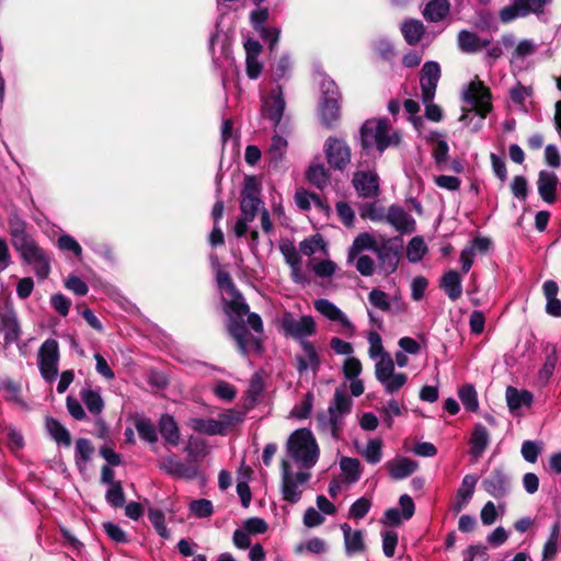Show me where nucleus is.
Segmentation results:
<instances>
[{
    "mask_svg": "<svg viewBox=\"0 0 561 561\" xmlns=\"http://www.w3.org/2000/svg\"><path fill=\"white\" fill-rule=\"evenodd\" d=\"M352 399L344 388H336L328 412L317 416L318 427L322 433L331 435L334 439L342 437L345 417L352 411Z\"/></svg>",
    "mask_w": 561,
    "mask_h": 561,
    "instance_id": "f257e3e1",
    "label": "nucleus"
},
{
    "mask_svg": "<svg viewBox=\"0 0 561 561\" xmlns=\"http://www.w3.org/2000/svg\"><path fill=\"white\" fill-rule=\"evenodd\" d=\"M360 146L364 150L376 148L379 154L389 147H396L400 144L401 136L399 131L392 128L388 118H371L363 123L360 130Z\"/></svg>",
    "mask_w": 561,
    "mask_h": 561,
    "instance_id": "f03ea898",
    "label": "nucleus"
},
{
    "mask_svg": "<svg viewBox=\"0 0 561 561\" xmlns=\"http://www.w3.org/2000/svg\"><path fill=\"white\" fill-rule=\"evenodd\" d=\"M288 456L299 463L302 469H311L319 459V447L311 431L300 428L295 431L287 440Z\"/></svg>",
    "mask_w": 561,
    "mask_h": 561,
    "instance_id": "7ed1b4c3",
    "label": "nucleus"
},
{
    "mask_svg": "<svg viewBox=\"0 0 561 561\" xmlns=\"http://www.w3.org/2000/svg\"><path fill=\"white\" fill-rule=\"evenodd\" d=\"M278 328L285 337L293 339L299 344L309 341L317 334V323L312 316H297L290 311H284L278 320Z\"/></svg>",
    "mask_w": 561,
    "mask_h": 561,
    "instance_id": "20e7f679",
    "label": "nucleus"
},
{
    "mask_svg": "<svg viewBox=\"0 0 561 561\" xmlns=\"http://www.w3.org/2000/svg\"><path fill=\"white\" fill-rule=\"evenodd\" d=\"M375 377L382 386L385 393L390 396L398 393L408 382L407 374L396 371L391 355H386L382 360L375 363Z\"/></svg>",
    "mask_w": 561,
    "mask_h": 561,
    "instance_id": "39448f33",
    "label": "nucleus"
},
{
    "mask_svg": "<svg viewBox=\"0 0 561 561\" xmlns=\"http://www.w3.org/2000/svg\"><path fill=\"white\" fill-rule=\"evenodd\" d=\"M321 91L320 118L330 128L340 119L341 93L335 82L329 78L321 81Z\"/></svg>",
    "mask_w": 561,
    "mask_h": 561,
    "instance_id": "423d86ee",
    "label": "nucleus"
},
{
    "mask_svg": "<svg viewBox=\"0 0 561 561\" xmlns=\"http://www.w3.org/2000/svg\"><path fill=\"white\" fill-rule=\"evenodd\" d=\"M282 494L283 499L289 503H297L300 501L302 491L311 474L308 470H300L293 472L291 467L287 460H282Z\"/></svg>",
    "mask_w": 561,
    "mask_h": 561,
    "instance_id": "0eeeda50",
    "label": "nucleus"
},
{
    "mask_svg": "<svg viewBox=\"0 0 561 561\" xmlns=\"http://www.w3.org/2000/svg\"><path fill=\"white\" fill-rule=\"evenodd\" d=\"M60 360L59 343L55 339L45 340L37 352V365L42 378L48 382H54L58 377V366Z\"/></svg>",
    "mask_w": 561,
    "mask_h": 561,
    "instance_id": "6e6552de",
    "label": "nucleus"
},
{
    "mask_svg": "<svg viewBox=\"0 0 561 561\" xmlns=\"http://www.w3.org/2000/svg\"><path fill=\"white\" fill-rule=\"evenodd\" d=\"M314 309L322 314L325 319L331 322L340 324L341 329L339 332L353 336L356 332L355 325L348 319V317L332 301L325 298H319L313 301Z\"/></svg>",
    "mask_w": 561,
    "mask_h": 561,
    "instance_id": "1a4fd4ad",
    "label": "nucleus"
},
{
    "mask_svg": "<svg viewBox=\"0 0 561 561\" xmlns=\"http://www.w3.org/2000/svg\"><path fill=\"white\" fill-rule=\"evenodd\" d=\"M403 241L400 237L393 238H381L377 244L375 253L379 260L381 266L388 272H394L398 262L399 254L402 250Z\"/></svg>",
    "mask_w": 561,
    "mask_h": 561,
    "instance_id": "9d476101",
    "label": "nucleus"
},
{
    "mask_svg": "<svg viewBox=\"0 0 561 561\" xmlns=\"http://www.w3.org/2000/svg\"><path fill=\"white\" fill-rule=\"evenodd\" d=\"M19 253L24 263L33 266L34 273L39 279L43 280L48 277L50 273V257L35 241Z\"/></svg>",
    "mask_w": 561,
    "mask_h": 561,
    "instance_id": "9b49d317",
    "label": "nucleus"
},
{
    "mask_svg": "<svg viewBox=\"0 0 561 561\" xmlns=\"http://www.w3.org/2000/svg\"><path fill=\"white\" fill-rule=\"evenodd\" d=\"M260 187L254 178H247L241 192V216L245 220H253L263 203L259 198Z\"/></svg>",
    "mask_w": 561,
    "mask_h": 561,
    "instance_id": "f8f14e48",
    "label": "nucleus"
},
{
    "mask_svg": "<svg viewBox=\"0 0 561 561\" xmlns=\"http://www.w3.org/2000/svg\"><path fill=\"white\" fill-rule=\"evenodd\" d=\"M463 99L482 118L491 110L490 91L481 81H472L463 92Z\"/></svg>",
    "mask_w": 561,
    "mask_h": 561,
    "instance_id": "ddd939ff",
    "label": "nucleus"
},
{
    "mask_svg": "<svg viewBox=\"0 0 561 561\" xmlns=\"http://www.w3.org/2000/svg\"><path fill=\"white\" fill-rule=\"evenodd\" d=\"M324 151L328 163L335 170L343 171L351 162V148L343 139L329 137Z\"/></svg>",
    "mask_w": 561,
    "mask_h": 561,
    "instance_id": "4468645a",
    "label": "nucleus"
},
{
    "mask_svg": "<svg viewBox=\"0 0 561 561\" xmlns=\"http://www.w3.org/2000/svg\"><path fill=\"white\" fill-rule=\"evenodd\" d=\"M352 184L362 198H375L380 193V179L375 170L354 172Z\"/></svg>",
    "mask_w": 561,
    "mask_h": 561,
    "instance_id": "2eb2a0df",
    "label": "nucleus"
},
{
    "mask_svg": "<svg viewBox=\"0 0 561 561\" xmlns=\"http://www.w3.org/2000/svg\"><path fill=\"white\" fill-rule=\"evenodd\" d=\"M285 105L286 102L280 85L273 88L268 94L262 95V113L273 122L274 126L280 123Z\"/></svg>",
    "mask_w": 561,
    "mask_h": 561,
    "instance_id": "dca6fc26",
    "label": "nucleus"
},
{
    "mask_svg": "<svg viewBox=\"0 0 561 561\" xmlns=\"http://www.w3.org/2000/svg\"><path fill=\"white\" fill-rule=\"evenodd\" d=\"M439 78V65L436 61H426L421 69L420 77L422 102L434 100Z\"/></svg>",
    "mask_w": 561,
    "mask_h": 561,
    "instance_id": "f3484780",
    "label": "nucleus"
},
{
    "mask_svg": "<svg viewBox=\"0 0 561 561\" xmlns=\"http://www.w3.org/2000/svg\"><path fill=\"white\" fill-rule=\"evenodd\" d=\"M159 468L179 479L193 480L198 474V467L196 465L185 463L175 455H169L160 460Z\"/></svg>",
    "mask_w": 561,
    "mask_h": 561,
    "instance_id": "a211bd4d",
    "label": "nucleus"
},
{
    "mask_svg": "<svg viewBox=\"0 0 561 561\" xmlns=\"http://www.w3.org/2000/svg\"><path fill=\"white\" fill-rule=\"evenodd\" d=\"M302 354H296V369L299 375L311 370L313 374H317L321 366V358L319 352L311 341L302 342L299 344Z\"/></svg>",
    "mask_w": 561,
    "mask_h": 561,
    "instance_id": "6ab92c4d",
    "label": "nucleus"
},
{
    "mask_svg": "<svg viewBox=\"0 0 561 561\" xmlns=\"http://www.w3.org/2000/svg\"><path fill=\"white\" fill-rule=\"evenodd\" d=\"M511 480L504 468H494L483 480V488L493 497H502L510 491Z\"/></svg>",
    "mask_w": 561,
    "mask_h": 561,
    "instance_id": "aec40b11",
    "label": "nucleus"
},
{
    "mask_svg": "<svg viewBox=\"0 0 561 561\" xmlns=\"http://www.w3.org/2000/svg\"><path fill=\"white\" fill-rule=\"evenodd\" d=\"M385 221L401 234L412 233L415 230L414 218L403 207L396 204L387 209Z\"/></svg>",
    "mask_w": 561,
    "mask_h": 561,
    "instance_id": "412c9836",
    "label": "nucleus"
},
{
    "mask_svg": "<svg viewBox=\"0 0 561 561\" xmlns=\"http://www.w3.org/2000/svg\"><path fill=\"white\" fill-rule=\"evenodd\" d=\"M230 335L236 340L238 348L242 354H247L251 350L260 348V341L249 333L244 323L240 320L232 319L228 324Z\"/></svg>",
    "mask_w": 561,
    "mask_h": 561,
    "instance_id": "4be33fe9",
    "label": "nucleus"
},
{
    "mask_svg": "<svg viewBox=\"0 0 561 561\" xmlns=\"http://www.w3.org/2000/svg\"><path fill=\"white\" fill-rule=\"evenodd\" d=\"M9 228L11 243L16 252L22 251L24 248L34 242L33 238L26 232L25 221L18 215H11L9 219Z\"/></svg>",
    "mask_w": 561,
    "mask_h": 561,
    "instance_id": "5701e85b",
    "label": "nucleus"
},
{
    "mask_svg": "<svg viewBox=\"0 0 561 561\" xmlns=\"http://www.w3.org/2000/svg\"><path fill=\"white\" fill-rule=\"evenodd\" d=\"M558 184L559 180L553 172L547 170L539 172L537 190L539 196L545 203L551 205L557 201Z\"/></svg>",
    "mask_w": 561,
    "mask_h": 561,
    "instance_id": "b1692460",
    "label": "nucleus"
},
{
    "mask_svg": "<svg viewBox=\"0 0 561 561\" xmlns=\"http://www.w3.org/2000/svg\"><path fill=\"white\" fill-rule=\"evenodd\" d=\"M0 332L5 344H11L19 340L21 329L16 313L13 310L10 309L0 313Z\"/></svg>",
    "mask_w": 561,
    "mask_h": 561,
    "instance_id": "393cba45",
    "label": "nucleus"
},
{
    "mask_svg": "<svg viewBox=\"0 0 561 561\" xmlns=\"http://www.w3.org/2000/svg\"><path fill=\"white\" fill-rule=\"evenodd\" d=\"M344 537L345 552L347 556H354L365 550L364 531L353 530L348 524L341 525Z\"/></svg>",
    "mask_w": 561,
    "mask_h": 561,
    "instance_id": "a878e982",
    "label": "nucleus"
},
{
    "mask_svg": "<svg viewBox=\"0 0 561 561\" xmlns=\"http://www.w3.org/2000/svg\"><path fill=\"white\" fill-rule=\"evenodd\" d=\"M400 30L404 41L411 46L417 45L425 34L423 22L416 19L404 20Z\"/></svg>",
    "mask_w": 561,
    "mask_h": 561,
    "instance_id": "bb28decb",
    "label": "nucleus"
},
{
    "mask_svg": "<svg viewBox=\"0 0 561 561\" xmlns=\"http://www.w3.org/2000/svg\"><path fill=\"white\" fill-rule=\"evenodd\" d=\"M440 288L453 301L459 299L462 295L461 276L457 271L446 272L440 279Z\"/></svg>",
    "mask_w": 561,
    "mask_h": 561,
    "instance_id": "cd10ccee",
    "label": "nucleus"
},
{
    "mask_svg": "<svg viewBox=\"0 0 561 561\" xmlns=\"http://www.w3.org/2000/svg\"><path fill=\"white\" fill-rule=\"evenodd\" d=\"M387 468L392 479L402 480L415 472L417 462L410 458L401 457L389 461Z\"/></svg>",
    "mask_w": 561,
    "mask_h": 561,
    "instance_id": "c85d7f7f",
    "label": "nucleus"
},
{
    "mask_svg": "<svg viewBox=\"0 0 561 561\" xmlns=\"http://www.w3.org/2000/svg\"><path fill=\"white\" fill-rule=\"evenodd\" d=\"M159 431L163 439L171 446L180 444L181 435L174 417L170 414H162L159 420Z\"/></svg>",
    "mask_w": 561,
    "mask_h": 561,
    "instance_id": "c756f323",
    "label": "nucleus"
},
{
    "mask_svg": "<svg viewBox=\"0 0 561 561\" xmlns=\"http://www.w3.org/2000/svg\"><path fill=\"white\" fill-rule=\"evenodd\" d=\"M543 294L547 300L546 311L549 316L554 318L561 317V300L558 299L559 286L553 280L545 282Z\"/></svg>",
    "mask_w": 561,
    "mask_h": 561,
    "instance_id": "7c9ffc66",
    "label": "nucleus"
},
{
    "mask_svg": "<svg viewBox=\"0 0 561 561\" xmlns=\"http://www.w3.org/2000/svg\"><path fill=\"white\" fill-rule=\"evenodd\" d=\"M450 4L448 0H430L422 14L427 22L437 23L443 21L449 13Z\"/></svg>",
    "mask_w": 561,
    "mask_h": 561,
    "instance_id": "2f4dec72",
    "label": "nucleus"
},
{
    "mask_svg": "<svg viewBox=\"0 0 561 561\" xmlns=\"http://www.w3.org/2000/svg\"><path fill=\"white\" fill-rule=\"evenodd\" d=\"M490 442V435L486 427L482 424H477L473 428L470 438V454L474 458L482 456Z\"/></svg>",
    "mask_w": 561,
    "mask_h": 561,
    "instance_id": "473e14b6",
    "label": "nucleus"
},
{
    "mask_svg": "<svg viewBox=\"0 0 561 561\" xmlns=\"http://www.w3.org/2000/svg\"><path fill=\"white\" fill-rule=\"evenodd\" d=\"M80 399L92 415H100L104 410V401L100 390L90 387L80 390Z\"/></svg>",
    "mask_w": 561,
    "mask_h": 561,
    "instance_id": "72a5a7b5",
    "label": "nucleus"
},
{
    "mask_svg": "<svg viewBox=\"0 0 561 561\" xmlns=\"http://www.w3.org/2000/svg\"><path fill=\"white\" fill-rule=\"evenodd\" d=\"M488 39H481L477 34L462 30L458 34V46L463 53H476L489 45Z\"/></svg>",
    "mask_w": 561,
    "mask_h": 561,
    "instance_id": "f704fd0d",
    "label": "nucleus"
},
{
    "mask_svg": "<svg viewBox=\"0 0 561 561\" xmlns=\"http://www.w3.org/2000/svg\"><path fill=\"white\" fill-rule=\"evenodd\" d=\"M45 426L50 437L58 444L69 447L71 437L69 431L56 419L48 416L45 420Z\"/></svg>",
    "mask_w": 561,
    "mask_h": 561,
    "instance_id": "c9c22d12",
    "label": "nucleus"
},
{
    "mask_svg": "<svg viewBox=\"0 0 561 561\" xmlns=\"http://www.w3.org/2000/svg\"><path fill=\"white\" fill-rule=\"evenodd\" d=\"M377 244H378V242L375 240V238L370 233H368V232L359 233L354 239L353 244L351 245V248L348 250V256H347L348 262H353L356 259V256H358L359 253L365 250H371L375 252Z\"/></svg>",
    "mask_w": 561,
    "mask_h": 561,
    "instance_id": "e433bc0d",
    "label": "nucleus"
},
{
    "mask_svg": "<svg viewBox=\"0 0 561 561\" xmlns=\"http://www.w3.org/2000/svg\"><path fill=\"white\" fill-rule=\"evenodd\" d=\"M478 477L474 474H467L463 477L460 488L457 491L458 503L455 506L457 512L461 511L463 506L471 500Z\"/></svg>",
    "mask_w": 561,
    "mask_h": 561,
    "instance_id": "4c0bfd02",
    "label": "nucleus"
},
{
    "mask_svg": "<svg viewBox=\"0 0 561 561\" xmlns=\"http://www.w3.org/2000/svg\"><path fill=\"white\" fill-rule=\"evenodd\" d=\"M187 425L195 432L206 435H222V427L215 419L192 417Z\"/></svg>",
    "mask_w": 561,
    "mask_h": 561,
    "instance_id": "58836bf2",
    "label": "nucleus"
},
{
    "mask_svg": "<svg viewBox=\"0 0 561 561\" xmlns=\"http://www.w3.org/2000/svg\"><path fill=\"white\" fill-rule=\"evenodd\" d=\"M134 425L142 440L149 444H153L158 440L157 428L150 419L137 416L134 421Z\"/></svg>",
    "mask_w": 561,
    "mask_h": 561,
    "instance_id": "ea45409f",
    "label": "nucleus"
},
{
    "mask_svg": "<svg viewBox=\"0 0 561 561\" xmlns=\"http://www.w3.org/2000/svg\"><path fill=\"white\" fill-rule=\"evenodd\" d=\"M507 407L513 415L519 416L524 404H526V390H518L512 386L505 392Z\"/></svg>",
    "mask_w": 561,
    "mask_h": 561,
    "instance_id": "a19ab883",
    "label": "nucleus"
},
{
    "mask_svg": "<svg viewBox=\"0 0 561 561\" xmlns=\"http://www.w3.org/2000/svg\"><path fill=\"white\" fill-rule=\"evenodd\" d=\"M340 468L351 483L357 482L362 476L360 462L356 458L342 457Z\"/></svg>",
    "mask_w": 561,
    "mask_h": 561,
    "instance_id": "79ce46f5",
    "label": "nucleus"
},
{
    "mask_svg": "<svg viewBox=\"0 0 561 561\" xmlns=\"http://www.w3.org/2000/svg\"><path fill=\"white\" fill-rule=\"evenodd\" d=\"M307 179L318 188H323L329 182V171L323 164H311L307 171Z\"/></svg>",
    "mask_w": 561,
    "mask_h": 561,
    "instance_id": "37998d69",
    "label": "nucleus"
},
{
    "mask_svg": "<svg viewBox=\"0 0 561 561\" xmlns=\"http://www.w3.org/2000/svg\"><path fill=\"white\" fill-rule=\"evenodd\" d=\"M524 15H526V0H515L513 4L504 7L500 11V19L503 23H508Z\"/></svg>",
    "mask_w": 561,
    "mask_h": 561,
    "instance_id": "c03bdc74",
    "label": "nucleus"
},
{
    "mask_svg": "<svg viewBox=\"0 0 561 561\" xmlns=\"http://www.w3.org/2000/svg\"><path fill=\"white\" fill-rule=\"evenodd\" d=\"M367 340L369 343L368 354L371 359L382 360L386 355H390L387 351H385L382 346V340L379 333L371 331L367 335Z\"/></svg>",
    "mask_w": 561,
    "mask_h": 561,
    "instance_id": "a18cd8bd",
    "label": "nucleus"
},
{
    "mask_svg": "<svg viewBox=\"0 0 561 561\" xmlns=\"http://www.w3.org/2000/svg\"><path fill=\"white\" fill-rule=\"evenodd\" d=\"M427 251V247L422 237H413L407 247V256L410 262H420Z\"/></svg>",
    "mask_w": 561,
    "mask_h": 561,
    "instance_id": "49530a36",
    "label": "nucleus"
},
{
    "mask_svg": "<svg viewBox=\"0 0 561 561\" xmlns=\"http://www.w3.org/2000/svg\"><path fill=\"white\" fill-rule=\"evenodd\" d=\"M362 456L368 463L376 465L382 458V442L379 438L370 439L362 451Z\"/></svg>",
    "mask_w": 561,
    "mask_h": 561,
    "instance_id": "de8ad7c7",
    "label": "nucleus"
},
{
    "mask_svg": "<svg viewBox=\"0 0 561 561\" xmlns=\"http://www.w3.org/2000/svg\"><path fill=\"white\" fill-rule=\"evenodd\" d=\"M94 454V447L88 438H79L76 442L75 459L77 465L87 463Z\"/></svg>",
    "mask_w": 561,
    "mask_h": 561,
    "instance_id": "09e8293b",
    "label": "nucleus"
},
{
    "mask_svg": "<svg viewBox=\"0 0 561 561\" xmlns=\"http://www.w3.org/2000/svg\"><path fill=\"white\" fill-rule=\"evenodd\" d=\"M560 534V524L556 522L551 528L550 536L546 541L542 550V560L550 561L554 558L557 553V543Z\"/></svg>",
    "mask_w": 561,
    "mask_h": 561,
    "instance_id": "8fccbe9b",
    "label": "nucleus"
},
{
    "mask_svg": "<svg viewBox=\"0 0 561 561\" xmlns=\"http://www.w3.org/2000/svg\"><path fill=\"white\" fill-rule=\"evenodd\" d=\"M243 420L244 414L242 412L229 410L219 414L217 423L222 427V435H226L232 426L241 423Z\"/></svg>",
    "mask_w": 561,
    "mask_h": 561,
    "instance_id": "3c124183",
    "label": "nucleus"
},
{
    "mask_svg": "<svg viewBox=\"0 0 561 561\" xmlns=\"http://www.w3.org/2000/svg\"><path fill=\"white\" fill-rule=\"evenodd\" d=\"M291 70V60L288 54H284L272 67V79L278 82L283 79H287Z\"/></svg>",
    "mask_w": 561,
    "mask_h": 561,
    "instance_id": "603ef678",
    "label": "nucleus"
},
{
    "mask_svg": "<svg viewBox=\"0 0 561 561\" xmlns=\"http://www.w3.org/2000/svg\"><path fill=\"white\" fill-rule=\"evenodd\" d=\"M459 398L466 410L474 412L479 408L477 391L471 385H465L459 389Z\"/></svg>",
    "mask_w": 561,
    "mask_h": 561,
    "instance_id": "864d4df0",
    "label": "nucleus"
},
{
    "mask_svg": "<svg viewBox=\"0 0 561 561\" xmlns=\"http://www.w3.org/2000/svg\"><path fill=\"white\" fill-rule=\"evenodd\" d=\"M148 518L159 536L165 539L170 537V531L167 528L165 517L162 511L149 508Z\"/></svg>",
    "mask_w": 561,
    "mask_h": 561,
    "instance_id": "5fc2aeb1",
    "label": "nucleus"
},
{
    "mask_svg": "<svg viewBox=\"0 0 561 561\" xmlns=\"http://www.w3.org/2000/svg\"><path fill=\"white\" fill-rule=\"evenodd\" d=\"M557 363V354L556 348L553 347L551 352L547 355L545 364L538 374V385L543 386L548 382L551 377Z\"/></svg>",
    "mask_w": 561,
    "mask_h": 561,
    "instance_id": "6e6d98bb",
    "label": "nucleus"
},
{
    "mask_svg": "<svg viewBox=\"0 0 561 561\" xmlns=\"http://www.w3.org/2000/svg\"><path fill=\"white\" fill-rule=\"evenodd\" d=\"M552 0H528V14H536L537 18L543 22L550 18L548 7Z\"/></svg>",
    "mask_w": 561,
    "mask_h": 561,
    "instance_id": "4d7b16f0",
    "label": "nucleus"
},
{
    "mask_svg": "<svg viewBox=\"0 0 561 561\" xmlns=\"http://www.w3.org/2000/svg\"><path fill=\"white\" fill-rule=\"evenodd\" d=\"M106 502L113 507H122L125 504V495L121 482L113 483L106 491Z\"/></svg>",
    "mask_w": 561,
    "mask_h": 561,
    "instance_id": "13d9d810",
    "label": "nucleus"
},
{
    "mask_svg": "<svg viewBox=\"0 0 561 561\" xmlns=\"http://www.w3.org/2000/svg\"><path fill=\"white\" fill-rule=\"evenodd\" d=\"M231 295L232 299L228 304L229 310L239 318L247 316L250 312V308L243 296L239 291Z\"/></svg>",
    "mask_w": 561,
    "mask_h": 561,
    "instance_id": "bf43d9fd",
    "label": "nucleus"
},
{
    "mask_svg": "<svg viewBox=\"0 0 561 561\" xmlns=\"http://www.w3.org/2000/svg\"><path fill=\"white\" fill-rule=\"evenodd\" d=\"M190 511L198 518H205L213 514V503L209 500H194L190 503Z\"/></svg>",
    "mask_w": 561,
    "mask_h": 561,
    "instance_id": "052dcab7",
    "label": "nucleus"
},
{
    "mask_svg": "<svg viewBox=\"0 0 561 561\" xmlns=\"http://www.w3.org/2000/svg\"><path fill=\"white\" fill-rule=\"evenodd\" d=\"M360 217L369 218L373 221H382L386 218V211L376 203H369L362 206Z\"/></svg>",
    "mask_w": 561,
    "mask_h": 561,
    "instance_id": "680f3d73",
    "label": "nucleus"
},
{
    "mask_svg": "<svg viewBox=\"0 0 561 561\" xmlns=\"http://www.w3.org/2000/svg\"><path fill=\"white\" fill-rule=\"evenodd\" d=\"M371 507V502L367 497L356 500L350 507V517L355 519L364 518Z\"/></svg>",
    "mask_w": 561,
    "mask_h": 561,
    "instance_id": "e2e57ef3",
    "label": "nucleus"
},
{
    "mask_svg": "<svg viewBox=\"0 0 561 561\" xmlns=\"http://www.w3.org/2000/svg\"><path fill=\"white\" fill-rule=\"evenodd\" d=\"M368 300L375 308L381 311L390 309L389 296L380 289H373L368 295Z\"/></svg>",
    "mask_w": 561,
    "mask_h": 561,
    "instance_id": "0e129e2a",
    "label": "nucleus"
},
{
    "mask_svg": "<svg viewBox=\"0 0 561 561\" xmlns=\"http://www.w3.org/2000/svg\"><path fill=\"white\" fill-rule=\"evenodd\" d=\"M382 537V551L386 557L392 558L398 545V534L393 530H386L381 533Z\"/></svg>",
    "mask_w": 561,
    "mask_h": 561,
    "instance_id": "69168bd1",
    "label": "nucleus"
},
{
    "mask_svg": "<svg viewBox=\"0 0 561 561\" xmlns=\"http://www.w3.org/2000/svg\"><path fill=\"white\" fill-rule=\"evenodd\" d=\"M336 213L341 221L348 228L354 226L355 214L348 203L340 201L336 203Z\"/></svg>",
    "mask_w": 561,
    "mask_h": 561,
    "instance_id": "338daca9",
    "label": "nucleus"
},
{
    "mask_svg": "<svg viewBox=\"0 0 561 561\" xmlns=\"http://www.w3.org/2000/svg\"><path fill=\"white\" fill-rule=\"evenodd\" d=\"M324 247H325V242L319 236H314L310 239H306L302 242H300V251L302 252L304 255H307V256H311L319 249H323Z\"/></svg>",
    "mask_w": 561,
    "mask_h": 561,
    "instance_id": "774afa93",
    "label": "nucleus"
}]
</instances>
